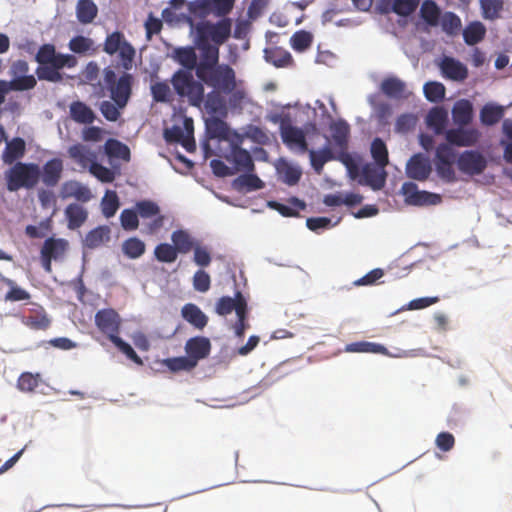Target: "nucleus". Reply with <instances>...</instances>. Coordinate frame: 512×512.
Instances as JSON below:
<instances>
[{
  "label": "nucleus",
  "mask_w": 512,
  "mask_h": 512,
  "mask_svg": "<svg viewBox=\"0 0 512 512\" xmlns=\"http://www.w3.org/2000/svg\"><path fill=\"white\" fill-rule=\"evenodd\" d=\"M421 18L430 26H437L440 18V9L432 0H425L420 8Z\"/></svg>",
  "instance_id": "nucleus-51"
},
{
  "label": "nucleus",
  "mask_w": 512,
  "mask_h": 512,
  "mask_svg": "<svg viewBox=\"0 0 512 512\" xmlns=\"http://www.w3.org/2000/svg\"><path fill=\"white\" fill-rule=\"evenodd\" d=\"M427 124L433 129L435 134H445L447 130V112L442 108H433L427 115Z\"/></svg>",
  "instance_id": "nucleus-41"
},
{
  "label": "nucleus",
  "mask_w": 512,
  "mask_h": 512,
  "mask_svg": "<svg viewBox=\"0 0 512 512\" xmlns=\"http://www.w3.org/2000/svg\"><path fill=\"white\" fill-rule=\"evenodd\" d=\"M240 307L243 308V311L248 308L245 297L240 291H237L234 298L229 296L221 297L216 303L215 311L220 316H226L234 310L236 315H238Z\"/></svg>",
  "instance_id": "nucleus-25"
},
{
  "label": "nucleus",
  "mask_w": 512,
  "mask_h": 512,
  "mask_svg": "<svg viewBox=\"0 0 512 512\" xmlns=\"http://www.w3.org/2000/svg\"><path fill=\"white\" fill-rule=\"evenodd\" d=\"M26 153V143L21 137H15L6 143L2 152V161L8 165H14L24 157Z\"/></svg>",
  "instance_id": "nucleus-27"
},
{
  "label": "nucleus",
  "mask_w": 512,
  "mask_h": 512,
  "mask_svg": "<svg viewBox=\"0 0 512 512\" xmlns=\"http://www.w3.org/2000/svg\"><path fill=\"white\" fill-rule=\"evenodd\" d=\"M197 77L209 87L225 94L231 93L236 87V76L234 70L227 64L207 70Z\"/></svg>",
  "instance_id": "nucleus-6"
},
{
  "label": "nucleus",
  "mask_w": 512,
  "mask_h": 512,
  "mask_svg": "<svg viewBox=\"0 0 512 512\" xmlns=\"http://www.w3.org/2000/svg\"><path fill=\"white\" fill-rule=\"evenodd\" d=\"M103 73L105 86L114 103L103 101L100 104V111L108 121H117L120 117L119 109L126 107L132 95L134 77L132 74L124 72L117 79L115 71L110 67H106Z\"/></svg>",
  "instance_id": "nucleus-1"
},
{
  "label": "nucleus",
  "mask_w": 512,
  "mask_h": 512,
  "mask_svg": "<svg viewBox=\"0 0 512 512\" xmlns=\"http://www.w3.org/2000/svg\"><path fill=\"white\" fill-rule=\"evenodd\" d=\"M29 64L25 60L14 61L9 70L11 80L7 81L13 91H27L35 88L37 80L32 74H28Z\"/></svg>",
  "instance_id": "nucleus-10"
},
{
  "label": "nucleus",
  "mask_w": 512,
  "mask_h": 512,
  "mask_svg": "<svg viewBox=\"0 0 512 512\" xmlns=\"http://www.w3.org/2000/svg\"><path fill=\"white\" fill-rule=\"evenodd\" d=\"M486 35L485 26L479 22L474 21L469 23L463 30V38L467 45L473 46L481 42Z\"/></svg>",
  "instance_id": "nucleus-40"
},
{
  "label": "nucleus",
  "mask_w": 512,
  "mask_h": 512,
  "mask_svg": "<svg viewBox=\"0 0 512 512\" xmlns=\"http://www.w3.org/2000/svg\"><path fill=\"white\" fill-rule=\"evenodd\" d=\"M119 198L115 191L108 190L101 202L102 213L106 218H111L115 215L119 208Z\"/></svg>",
  "instance_id": "nucleus-55"
},
{
  "label": "nucleus",
  "mask_w": 512,
  "mask_h": 512,
  "mask_svg": "<svg viewBox=\"0 0 512 512\" xmlns=\"http://www.w3.org/2000/svg\"><path fill=\"white\" fill-rule=\"evenodd\" d=\"M371 156L374 160V164L380 165V166H387L389 163V157H388V149L385 144V142L379 138L376 137L370 147Z\"/></svg>",
  "instance_id": "nucleus-49"
},
{
  "label": "nucleus",
  "mask_w": 512,
  "mask_h": 512,
  "mask_svg": "<svg viewBox=\"0 0 512 512\" xmlns=\"http://www.w3.org/2000/svg\"><path fill=\"white\" fill-rule=\"evenodd\" d=\"M39 64L36 75L39 80L59 82L62 80L60 70L67 67L73 68L77 64L75 56L70 54L57 53L53 44H43L35 55Z\"/></svg>",
  "instance_id": "nucleus-2"
},
{
  "label": "nucleus",
  "mask_w": 512,
  "mask_h": 512,
  "mask_svg": "<svg viewBox=\"0 0 512 512\" xmlns=\"http://www.w3.org/2000/svg\"><path fill=\"white\" fill-rule=\"evenodd\" d=\"M418 0H394L392 9L400 16H409L418 7Z\"/></svg>",
  "instance_id": "nucleus-63"
},
{
  "label": "nucleus",
  "mask_w": 512,
  "mask_h": 512,
  "mask_svg": "<svg viewBox=\"0 0 512 512\" xmlns=\"http://www.w3.org/2000/svg\"><path fill=\"white\" fill-rule=\"evenodd\" d=\"M194 124L191 118H184L183 126L174 125L164 132L165 140L169 143H179L187 152L196 150V143L193 136Z\"/></svg>",
  "instance_id": "nucleus-9"
},
{
  "label": "nucleus",
  "mask_w": 512,
  "mask_h": 512,
  "mask_svg": "<svg viewBox=\"0 0 512 512\" xmlns=\"http://www.w3.org/2000/svg\"><path fill=\"white\" fill-rule=\"evenodd\" d=\"M344 350L345 352L349 353H373L389 355L388 349L385 346L368 341L349 343L345 346Z\"/></svg>",
  "instance_id": "nucleus-34"
},
{
  "label": "nucleus",
  "mask_w": 512,
  "mask_h": 512,
  "mask_svg": "<svg viewBox=\"0 0 512 512\" xmlns=\"http://www.w3.org/2000/svg\"><path fill=\"white\" fill-rule=\"evenodd\" d=\"M173 58L188 70L196 69L197 55L193 47H179L173 51Z\"/></svg>",
  "instance_id": "nucleus-42"
},
{
  "label": "nucleus",
  "mask_w": 512,
  "mask_h": 512,
  "mask_svg": "<svg viewBox=\"0 0 512 512\" xmlns=\"http://www.w3.org/2000/svg\"><path fill=\"white\" fill-rule=\"evenodd\" d=\"M243 138L235 133V140L230 141V151L224 158L233 165L236 171L253 172L255 169L251 154L240 147Z\"/></svg>",
  "instance_id": "nucleus-11"
},
{
  "label": "nucleus",
  "mask_w": 512,
  "mask_h": 512,
  "mask_svg": "<svg viewBox=\"0 0 512 512\" xmlns=\"http://www.w3.org/2000/svg\"><path fill=\"white\" fill-rule=\"evenodd\" d=\"M386 178L385 166L367 163L362 167L359 183L373 190H381L385 186Z\"/></svg>",
  "instance_id": "nucleus-16"
},
{
  "label": "nucleus",
  "mask_w": 512,
  "mask_h": 512,
  "mask_svg": "<svg viewBox=\"0 0 512 512\" xmlns=\"http://www.w3.org/2000/svg\"><path fill=\"white\" fill-rule=\"evenodd\" d=\"M432 171L431 163L427 157L422 154L413 155L406 164V175L408 178L425 181Z\"/></svg>",
  "instance_id": "nucleus-18"
},
{
  "label": "nucleus",
  "mask_w": 512,
  "mask_h": 512,
  "mask_svg": "<svg viewBox=\"0 0 512 512\" xmlns=\"http://www.w3.org/2000/svg\"><path fill=\"white\" fill-rule=\"evenodd\" d=\"M40 375L24 372L17 381V387L22 392H33L39 386Z\"/></svg>",
  "instance_id": "nucleus-59"
},
{
  "label": "nucleus",
  "mask_w": 512,
  "mask_h": 512,
  "mask_svg": "<svg viewBox=\"0 0 512 512\" xmlns=\"http://www.w3.org/2000/svg\"><path fill=\"white\" fill-rule=\"evenodd\" d=\"M233 186L237 190L256 191L264 187V182L252 172H246L233 181Z\"/></svg>",
  "instance_id": "nucleus-38"
},
{
  "label": "nucleus",
  "mask_w": 512,
  "mask_h": 512,
  "mask_svg": "<svg viewBox=\"0 0 512 512\" xmlns=\"http://www.w3.org/2000/svg\"><path fill=\"white\" fill-rule=\"evenodd\" d=\"M311 165L316 173L320 174L323 170L325 163L335 159L330 147L326 146L320 150H308Z\"/></svg>",
  "instance_id": "nucleus-46"
},
{
  "label": "nucleus",
  "mask_w": 512,
  "mask_h": 512,
  "mask_svg": "<svg viewBox=\"0 0 512 512\" xmlns=\"http://www.w3.org/2000/svg\"><path fill=\"white\" fill-rule=\"evenodd\" d=\"M197 47L201 50V60L196 67V76L219 66V46L196 43Z\"/></svg>",
  "instance_id": "nucleus-21"
},
{
  "label": "nucleus",
  "mask_w": 512,
  "mask_h": 512,
  "mask_svg": "<svg viewBox=\"0 0 512 512\" xmlns=\"http://www.w3.org/2000/svg\"><path fill=\"white\" fill-rule=\"evenodd\" d=\"M402 194L408 204L416 206L436 205L441 202L438 194L427 191H419L417 185L412 182H405L401 188Z\"/></svg>",
  "instance_id": "nucleus-15"
},
{
  "label": "nucleus",
  "mask_w": 512,
  "mask_h": 512,
  "mask_svg": "<svg viewBox=\"0 0 512 512\" xmlns=\"http://www.w3.org/2000/svg\"><path fill=\"white\" fill-rule=\"evenodd\" d=\"M313 41V36L310 32L300 30L295 32L291 37V46L294 50L302 52L308 49Z\"/></svg>",
  "instance_id": "nucleus-60"
},
{
  "label": "nucleus",
  "mask_w": 512,
  "mask_h": 512,
  "mask_svg": "<svg viewBox=\"0 0 512 512\" xmlns=\"http://www.w3.org/2000/svg\"><path fill=\"white\" fill-rule=\"evenodd\" d=\"M110 228L108 226H98L89 231L84 239L85 246L94 249L110 240Z\"/></svg>",
  "instance_id": "nucleus-39"
},
{
  "label": "nucleus",
  "mask_w": 512,
  "mask_h": 512,
  "mask_svg": "<svg viewBox=\"0 0 512 512\" xmlns=\"http://www.w3.org/2000/svg\"><path fill=\"white\" fill-rule=\"evenodd\" d=\"M183 318L197 329H203L208 322L207 316L201 309L192 303H188L182 308Z\"/></svg>",
  "instance_id": "nucleus-32"
},
{
  "label": "nucleus",
  "mask_w": 512,
  "mask_h": 512,
  "mask_svg": "<svg viewBox=\"0 0 512 512\" xmlns=\"http://www.w3.org/2000/svg\"><path fill=\"white\" fill-rule=\"evenodd\" d=\"M60 194L63 199L75 198L80 202H88L92 198L90 189L86 185L75 180L64 182L62 184Z\"/></svg>",
  "instance_id": "nucleus-24"
},
{
  "label": "nucleus",
  "mask_w": 512,
  "mask_h": 512,
  "mask_svg": "<svg viewBox=\"0 0 512 512\" xmlns=\"http://www.w3.org/2000/svg\"><path fill=\"white\" fill-rule=\"evenodd\" d=\"M97 329L111 342L118 339L121 332L122 318L113 308H103L94 317Z\"/></svg>",
  "instance_id": "nucleus-8"
},
{
  "label": "nucleus",
  "mask_w": 512,
  "mask_h": 512,
  "mask_svg": "<svg viewBox=\"0 0 512 512\" xmlns=\"http://www.w3.org/2000/svg\"><path fill=\"white\" fill-rule=\"evenodd\" d=\"M504 115L502 106L486 104L480 111V120L486 126H492L498 123Z\"/></svg>",
  "instance_id": "nucleus-48"
},
{
  "label": "nucleus",
  "mask_w": 512,
  "mask_h": 512,
  "mask_svg": "<svg viewBox=\"0 0 512 512\" xmlns=\"http://www.w3.org/2000/svg\"><path fill=\"white\" fill-rule=\"evenodd\" d=\"M423 89L425 97L431 102H439L445 97V87L440 82H427Z\"/></svg>",
  "instance_id": "nucleus-61"
},
{
  "label": "nucleus",
  "mask_w": 512,
  "mask_h": 512,
  "mask_svg": "<svg viewBox=\"0 0 512 512\" xmlns=\"http://www.w3.org/2000/svg\"><path fill=\"white\" fill-rule=\"evenodd\" d=\"M458 169L467 175H480L487 167L485 156L477 150H466L457 159Z\"/></svg>",
  "instance_id": "nucleus-13"
},
{
  "label": "nucleus",
  "mask_w": 512,
  "mask_h": 512,
  "mask_svg": "<svg viewBox=\"0 0 512 512\" xmlns=\"http://www.w3.org/2000/svg\"><path fill=\"white\" fill-rule=\"evenodd\" d=\"M22 323L32 330H46L51 325V319L42 306H37L22 317Z\"/></svg>",
  "instance_id": "nucleus-26"
},
{
  "label": "nucleus",
  "mask_w": 512,
  "mask_h": 512,
  "mask_svg": "<svg viewBox=\"0 0 512 512\" xmlns=\"http://www.w3.org/2000/svg\"><path fill=\"white\" fill-rule=\"evenodd\" d=\"M69 157L83 168L90 167L96 160V155L83 144H75L68 149Z\"/></svg>",
  "instance_id": "nucleus-30"
},
{
  "label": "nucleus",
  "mask_w": 512,
  "mask_h": 512,
  "mask_svg": "<svg viewBox=\"0 0 512 512\" xmlns=\"http://www.w3.org/2000/svg\"><path fill=\"white\" fill-rule=\"evenodd\" d=\"M483 18L494 20L500 15L503 9L502 0H480Z\"/></svg>",
  "instance_id": "nucleus-57"
},
{
  "label": "nucleus",
  "mask_w": 512,
  "mask_h": 512,
  "mask_svg": "<svg viewBox=\"0 0 512 512\" xmlns=\"http://www.w3.org/2000/svg\"><path fill=\"white\" fill-rule=\"evenodd\" d=\"M451 113L455 124L467 126L473 119V105L467 99H460L455 102Z\"/></svg>",
  "instance_id": "nucleus-28"
},
{
  "label": "nucleus",
  "mask_w": 512,
  "mask_h": 512,
  "mask_svg": "<svg viewBox=\"0 0 512 512\" xmlns=\"http://www.w3.org/2000/svg\"><path fill=\"white\" fill-rule=\"evenodd\" d=\"M0 281L9 287V291L5 294V301L18 302L30 299V293L19 287L16 282L10 278L0 275Z\"/></svg>",
  "instance_id": "nucleus-43"
},
{
  "label": "nucleus",
  "mask_w": 512,
  "mask_h": 512,
  "mask_svg": "<svg viewBox=\"0 0 512 512\" xmlns=\"http://www.w3.org/2000/svg\"><path fill=\"white\" fill-rule=\"evenodd\" d=\"M189 11L195 17L204 19L210 14H214L212 0H194L189 5Z\"/></svg>",
  "instance_id": "nucleus-58"
},
{
  "label": "nucleus",
  "mask_w": 512,
  "mask_h": 512,
  "mask_svg": "<svg viewBox=\"0 0 512 512\" xmlns=\"http://www.w3.org/2000/svg\"><path fill=\"white\" fill-rule=\"evenodd\" d=\"M138 213L133 209H124L120 214V223L124 230L133 231L139 226Z\"/></svg>",
  "instance_id": "nucleus-62"
},
{
  "label": "nucleus",
  "mask_w": 512,
  "mask_h": 512,
  "mask_svg": "<svg viewBox=\"0 0 512 512\" xmlns=\"http://www.w3.org/2000/svg\"><path fill=\"white\" fill-rule=\"evenodd\" d=\"M264 53L266 61L275 67H287L293 62L291 54L280 47L267 48Z\"/></svg>",
  "instance_id": "nucleus-37"
},
{
  "label": "nucleus",
  "mask_w": 512,
  "mask_h": 512,
  "mask_svg": "<svg viewBox=\"0 0 512 512\" xmlns=\"http://www.w3.org/2000/svg\"><path fill=\"white\" fill-rule=\"evenodd\" d=\"M155 258L159 262L173 263L178 257V253L173 245L168 243H161L154 249Z\"/></svg>",
  "instance_id": "nucleus-56"
},
{
  "label": "nucleus",
  "mask_w": 512,
  "mask_h": 512,
  "mask_svg": "<svg viewBox=\"0 0 512 512\" xmlns=\"http://www.w3.org/2000/svg\"><path fill=\"white\" fill-rule=\"evenodd\" d=\"M211 286V278L210 275L200 269L197 270L193 276V287L196 291L205 293L210 289Z\"/></svg>",
  "instance_id": "nucleus-64"
},
{
  "label": "nucleus",
  "mask_w": 512,
  "mask_h": 512,
  "mask_svg": "<svg viewBox=\"0 0 512 512\" xmlns=\"http://www.w3.org/2000/svg\"><path fill=\"white\" fill-rule=\"evenodd\" d=\"M332 140L335 149L347 150L350 128L347 122L339 120L331 125Z\"/></svg>",
  "instance_id": "nucleus-31"
},
{
  "label": "nucleus",
  "mask_w": 512,
  "mask_h": 512,
  "mask_svg": "<svg viewBox=\"0 0 512 512\" xmlns=\"http://www.w3.org/2000/svg\"><path fill=\"white\" fill-rule=\"evenodd\" d=\"M67 226L70 230L80 228L88 218V211L77 203H71L65 208Z\"/></svg>",
  "instance_id": "nucleus-29"
},
{
  "label": "nucleus",
  "mask_w": 512,
  "mask_h": 512,
  "mask_svg": "<svg viewBox=\"0 0 512 512\" xmlns=\"http://www.w3.org/2000/svg\"><path fill=\"white\" fill-rule=\"evenodd\" d=\"M280 132L282 140L285 144L290 147H298L302 152L308 151V144L306 141L305 133L302 129L282 121L280 125Z\"/></svg>",
  "instance_id": "nucleus-20"
},
{
  "label": "nucleus",
  "mask_w": 512,
  "mask_h": 512,
  "mask_svg": "<svg viewBox=\"0 0 512 512\" xmlns=\"http://www.w3.org/2000/svg\"><path fill=\"white\" fill-rule=\"evenodd\" d=\"M206 130L211 138L229 140V127L225 121L218 117H213L206 121Z\"/></svg>",
  "instance_id": "nucleus-44"
},
{
  "label": "nucleus",
  "mask_w": 512,
  "mask_h": 512,
  "mask_svg": "<svg viewBox=\"0 0 512 512\" xmlns=\"http://www.w3.org/2000/svg\"><path fill=\"white\" fill-rule=\"evenodd\" d=\"M103 51L108 55H114L118 52L122 68L125 71L132 69L136 50L125 39L122 32L115 31L107 35L103 45Z\"/></svg>",
  "instance_id": "nucleus-7"
},
{
  "label": "nucleus",
  "mask_w": 512,
  "mask_h": 512,
  "mask_svg": "<svg viewBox=\"0 0 512 512\" xmlns=\"http://www.w3.org/2000/svg\"><path fill=\"white\" fill-rule=\"evenodd\" d=\"M64 170L63 161L60 158L48 160L40 169V178L47 187H55L62 178Z\"/></svg>",
  "instance_id": "nucleus-22"
},
{
  "label": "nucleus",
  "mask_w": 512,
  "mask_h": 512,
  "mask_svg": "<svg viewBox=\"0 0 512 512\" xmlns=\"http://www.w3.org/2000/svg\"><path fill=\"white\" fill-rule=\"evenodd\" d=\"M441 27L446 34L455 36L460 32L462 28V22L460 17L455 13L446 12L442 16Z\"/></svg>",
  "instance_id": "nucleus-53"
},
{
  "label": "nucleus",
  "mask_w": 512,
  "mask_h": 512,
  "mask_svg": "<svg viewBox=\"0 0 512 512\" xmlns=\"http://www.w3.org/2000/svg\"><path fill=\"white\" fill-rule=\"evenodd\" d=\"M171 83L180 97H187L190 104L199 107L204 101V86L196 81L188 71L178 70L174 73Z\"/></svg>",
  "instance_id": "nucleus-5"
},
{
  "label": "nucleus",
  "mask_w": 512,
  "mask_h": 512,
  "mask_svg": "<svg viewBox=\"0 0 512 512\" xmlns=\"http://www.w3.org/2000/svg\"><path fill=\"white\" fill-rule=\"evenodd\" d=\"M232 21L223 18L216 23L203 21L196 25V43H206L220 46L224 44L231 35Z\"/></svg>",
  "instance_id": "nucleus-4"
},
{
  "label": "nucleus",
  "mask_w": 512,
  "mask_h": 512,
  "mask_svg": "<svg viewBox=\"0 0 512 512\" xmlns=\"http://www.w3.org/2000/svg\"><path fill=\"white\" fill-rule=\"evenodd\" d=\"M173 246L177 253L187 254L195 248L194 241L190 234L185 230H176L171 235Z\"/></svg>",
  "instance_id": "nucleus-45"
},
{
  "label": "nucleus",
  "mask_w": 512,
  "mask_h": 512,
  "mask_svg": "<svg viewBox=\"0 0 512 512\" xmlns=\"http://www.w3.org/2000/svg\"><path fill=\"white\" fill-rule=\"evenodd\" d=\"M105 152L109 157L130 160V149L127 145L116 139H109L105 143Z\"/></svg>",
  "instance_id": "nucleus-50"
},
{
  "label": "nucleus",
  "mask_w": 512,
  "mask_h": 512,
  "mask_svg": "<svg viewBox=\"0 0 512 512\" xmlns=\"http://www.w3.org/2000/svg\"><path fill=\"white\" fill-rule=\"evenodd\" d=\"M145 243L137 238L131 237L123 242V253L130 259H137L145 253Z\"/></svg>",
  "instance_id": "nucleus-52"
},
{
  "label": "nucleus",
  "mask_w": 512,
  "mask_h": 512,
  "mask_svg": "<svg viewBox=\"0 0 512 512\" xmlns=\"http://www.w3.org/2000/svg\"><path fill=\"white\" fill-rule=\"evenodd\" d=\"M440 69L444 77L453 81H464L468 77L467 67L452 57L445 56L441 63Z\"/></svg>",
  "instance_id": "nucleus-23"
},
{
  "label": "nucleus",
  "mask_w": 512,
  "mask_h": 512,
  "mask_svg": "<svg viewBox=\"0 0 512 512\" xmlns=\"http://www.w3.org/2000/svg\"><path fill=\"white\" fill-rule=\"evenodd\" d=\"M98 14V7L92 0H78L76 4L77 19L82 24H90Z\"/></svg>",
  "instance_id": "nucleus-35"
},
{
  "label": "nucleus",
  "mask_w": 512,
  "mask_h": 512,
  "mask_svg": "<svg viewBox=\"0 0 512 512\" xmlns=\"http://www.w3.org/2000/svg\"><path fill=\"white\" fill-rule=\"evenodd\" d=\"M136 211L141 218H154L148 224V230L150 233H154L159 230L164 224V216L160 215L159 206L150 200L138 201L135 204Z\"/></svg>",
  "instance_id": "nucleus-17"
},
{
  "label": "nucleus",
  "mask_w": 512,
  "mask_h": 512,
  "mask_svg": "<svg viewBox=\"0 0 512 512\" xmlns=\"http://www.w3.org/2000/svg\"><path fill=\"white\" fill-rule=\"evenodd\" d=\"M211 351V343L208 338L196 336L187 340L185 352L188 358L197 366L199 360L206 358Z\"/></svg>",
  "instance_id": "nucleus-19"
},
{
  "label": "nucleus",
  "mask_w": 512,
  "mask_h": 512,
  "mask_svg": "<svg viewBox=\"0 0 512 512\" xmlns=\"http://www.w3.org/2000/svg\"><path fill=\"white\" fill-rule=\"evenodd\" d=\"M381 90L390 98L400 99L406 97V84L396 77L384 79L381 83Z\"/></svg>",
  "instance_id": "nucleus-33"
},
{
  "label": "nucleus",
  "mask_w": 512,
  "mask_h": 512,
  "mask_svg": "<svg viewBox=\"0 0 512 512\" xmlns=\"http://www.w3.org/2000/svg\"><path fill=\"white\" fill-rule=\"evenodd\" d=\"M162 364L172 372L191 371L195 368L194 361L192 362L188 356L167 358Z\"/></svg>",
  "instance_id": "nucleus-54"
},
{
  "label": "nucleus",
  "mask_w": 512,
  "mask_h": 512,
  "mask_svg": "<svg viewBox=\"0 0 512 512\" xmlns=\"http://www.w3.org/2000/svg\"><path fill=\"white\" fill-rule=\"evenodd\" d=\"M205 109L209 114L225 116L227 113L226 104L219 91L208 93L205 100Z\"/></svg>",
  "instance_id": "nucleus-47"
},
{
  "label": "nucleus",
  "mask_w": 512,
  "mask_h": 512,
  "mask_svg": "<svg viewBox=\"0 0 512 512\" xmlns=\"http://www.w3.org/2000/svg\"><path fill=\"white\" fill-rule=\"evenodd\" d=\"M4 178L9 192H16L20 189L30 190L40 180V167L36 163L18 161L5 171Z\"/></svg>",
  "instance_id": "nucleus-3"
},
{
  "label": "nucleus",
  "mask_w": 512,
  "mask_h": 512,
  "mask_svg": "<svg viewBox=\"0 0 512 512\" xmlns=\"http://www.w3.org/2000/svg\"><path fill=\"white\" fill-rule=\"evenodd\" d=\"M68 248V242L62 238L50 237L46 239L40 251V259L43 269L47 273L52 272V260L61 259Z\"/></svg>",
  "instance_id": "nucleus-12"
},
{
  "label": "nucleus",
  "mask_w": 512,
  "mask_h": 512,
  "mask_svg": "<svg viewBox=\"0 0 512 512\" xmlns=\"http://www.w3.org/2000/svg\"><path fill=\"white\" fill-rule=\"evenodd\" d=\"M464 127L458 126V128L448 129L445 132L446 141L450 145L457 147L475 146L481 138V132L476 128Z\"/></svg>",
  "instance_id": "nucleus-14"
},
{
  "label": "nucleus",
  "mask_w": 512,
  "mask_h": 512,
  "mask_svg": "<svg viewBox=\"0 0 512 512\" xmlns=\"http://www.w3.org/2000/svg\"><path fill=\"white\" fill-rule=\"evenodd\" d=\"M70 116L74 121L81 124H91L95 120L92 109L81 101L71 103Z\"/></svg>",
  "instance_id": "nucleus-36"
}]
</instances>
